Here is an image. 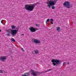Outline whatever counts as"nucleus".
Returning <instances> with one entry per match:
<instances>
[{
  "mask_svg": "<svg viewBox=\"0 0 76 76\" xmlns=\"http://www.w3.org/2000/svg\"><path fill=\"white\" fill-rule=\"evenodd\" d=\"M36 6V5L35 4H34L31 6H29L28 4L26 5H25V9L26 10H28L31 12V11H32L34 10Z\"/></svg>",
  "mask_w": 76,
  "mask_h": 76,
  "instance_id": "nucleus-1",
  "label": "nucleus"
},
{
  "mask_svg": "<svg viewBox=\"0 0 76 76\" xmlns=\"http://www.w3.org/2000/svg\"><path fill=\"white\" fill-rule=\"evenodd\" d=\"M63 5L64 7H66L67 9H70L72 7L71 5L69 4V2L67 1L65 2L63 4Z\"/></svg>",
  "mask_w": 76,
  "mask_h": 76,
  "instance_id": "nucleus-3",
  "label": "nucleus"
},
{
  "mask_svg": "<svg viewBox=\"0 0 76 76\" xmlns=\"http://www.w3.org/2000/svg\"><path fill=\"white\" fill-rule=\"evenodd\" d=\"M6 60V58L4 57H0V60L2 61H4Z\"/></svg>",
  "mask_w": 76,
  "mask_h": 76,
  "instance_id": "nucleus-9",
  "label": "nucleus"
},
{
  "mask_svg": "<svg viewBox=\"0 0 76 76\" xmlns=\"http://www.w3.org/2000/svg\"><path fill=\"white\" fill-rule=\"evenodd\" d=\"M52 62L53 63V64L54 66H56V64H61L60 60L57 59H53L52 61Z\"/></svg>",
  "mask_w": 76,
  "mask_h": 76,
  "instance_id": "nucleus-4",
  "label": "nucleus"
},
{
  "mask_svg": "<svg viewBox=\"0 0 76 76\" xmlns=\"http://www.w3.org/2000/svg\"><path fill=\"white\" fill-rule=\"evenodd\" d=\"M3 20H1V23H2V24H3Z\"/></svg>",
  "mask_w": 76,
  "mask_h": 76,
  "instance_id": "nucleus-24",
  "label": "nucleus"
},
{
  "mask_svg": "<svg viewBox=\"0 0 76 76\" xmlns=\"http://www.w3.org/2000/svg\"><path fill=\"white\" fill-rule=\"evenodd\" d=\"M11 41H12L13 42H16V40H15V39H13V38H11Z\"/></svg>",
  "mask_w": 76,
  "mask_h": 76,
  "instance_id": "nucleus-15",
  "label": "nucleus"
},
{
  "mask_svg": "<svg viewBox=\"0 0 76 76\" xmlns=\"http://www.w3.org/2000/svg\"><path fill=\"white\" fill-rule=\"evenodd\" d=\"M66 64V63L65 62H64L63 64V66L65 65V64Z\"/></svg>",
  "mask_w": 76,
  "mask_h": 76,
  "instance_id": "nucleus-22",
  "label": "nucleus"
},
{
  "mask_svg": "<svg viewBox=\"0 0 76 76\" xmlns=\"http://www.w3.org/2000/svg\"><path fill=\"white\" fill-rule=\"evenodd\" d=\"M13 57H11L12 59L11 61H13Z\"/></svg>",
  "mask_w": 76,
  "mask_h": 76,
  "instance_id": "nucleus-18",
  "label": "nucleus"
},
{
  "mask_svg": "<svg viewBox=\"0 0 76 76\" xmlns=\"http://www.w3.org/2000/svg\"><path fill=\"white\" fill-rule=\"evenodd\" d=\"M30 72H31V75L33 76H37L38 74H39L40 72H35L34 70H31L30 71Z\"/></svg>",
  "mask_w": 76,
  "mask_h": 76,
  "instance_id": "nucleus-6",
  "label": "nucleus"
},
{
  "mask_svg": "<svg viewBox=\"0 0 76 76\" xmlns=\"http://www.w3.org/2000/svg\"><path fill=\"white\" fill-rule=\"evenodd\" d=\"M32 41L34 43H36V44H39L41 42L40 41L37 39H32Z\"/></svg>",
  "mask_w": 76,
  "mask_h": 76,
  "instance_id": "nucleus-8",
  "label": "nucleus"
},
{
  "mask_svg": "<svg viewBox=\"0 0 76 76\" xmlns=\"http://www.w3.org/2000/svg\"><path fill=\"white\" fill-rule=\"evenodd\" d=\"M7 36H10V34H7Z\"/></svg>",
  "mask_w": 76,
  "mask_h": 76,
  "instance_id": "nucleus-23",
  "label": "nucleus"
},
{
  "mask_svg": "<svg viewBox=\"0 0 76 76\" xmlns=\"http://www.w3.org/2000/svg\"><path fill=\"white\" fill-rule=\"evenodd\" d=\"M20 35H24V34H20Z\"/></svg>",
  "mask_w": 76,
  "mask_h": 76,
  "instance_id": "nucleus-27",
  "label": "nucleus"
},
{
  "mask_svg": "<svg viewBox=\"0 0 76 76\" xmlns=\"http://www.w3.org/2000/svg\"><path fill=\"white\" fill-rule=\"evenodd\" d=\"M55 8V7L54 6H53L52 7V9H54Z\"/></svg>",
  "mask_w": 76,
  "mask_h": 76,
  "instance_id": "nucleus-19",
  "label": "nucleus"
},
{
  "mask_svg": "<svg viewBox=\"0 0 76 76\" xmlns=\"http://www.w3.org/2000/svg\"><path fill=\"white\" fill-rule=\"evenodd\" d=\"M60 27H58L57 28V30L58 31V32H60Z\"/></svg>",
  "mask_w": 76,
  "mask_h": 76,
  "instance_id": "nucleus-14",
  "label": "nucleus"
},
{
  "mask_svg": "<svg viewBox=\"0 0 76 76\" xmlns=\"http://www.w3.org/2000/svg\"><path fill=\"white\" fill-rule=\"evenodd\" d=\"M21 50L23 51H24V50H23V48H21Z\"/></svg>",
  "mask_w": 76,
  "mask_h": 76,
  "instance_id": "nucleus-25",
  "label": "nucleus"
},
{
  "mask_svg": "<svg viewBox=\"0 0 76 76\" xmlns=\"http://www.w3.org/2000/svg\"><path fill=\"white\" fill-rule=\"evenodd\" d=\"M51 24H53V22H51Z\"/></svg>",
  "mask_w": 76,
  "mask_h": 76,
  "instance_id": "nucleus-26",
  "label": "nucleus"
},
{
  "mask_svg": "<svg viewBox=\"0 0 76 76\" xmlns=\"http://www.w3.org/2000/svg\"><path fill=\"white\" fill-rule=\"evenodd\" d=\"M49 21H50V19H48L46 21V24H47V23H48V22Z\"/></svg>",
  "mask_w": 76,
  "mask_h": 76,
  "instance_id": "nucleus-16",
  "label": "nucleus"
},
{
  "mask_svg": "<svg viewBox=\"0 0 76 76\" xmlns=\"http://www.w3.org/2000/svg\"><path fill=\"white\" fill-rule=\"evenodd\" d=\"M50 20H51V21H52V22H53V21H54V20H53V19H51Z\"/></svg>",
  "mask_w": 76,
  "mask_h": 76,
  "instance_id": "nucleus-21",
  "label": "nucleus"
},
{
  "mask_svg": "<svg viewBox=\"0 0 76 76\" xmlns=\"http://www.w3.org/2000/svg\"><path fill=\"white\" fill-rule=\"evenodd\" d=\"M7 33H9H9H10V29H8L7 30Z\"/></svg>",
  "mask_w": 76,
  "mask_h": 76,
  "instance_id": "nucleus-17",
  "label": "nucleus"
},
{
  "mask_svg": "<svg viewBox=\"0 0 76 76\" xmlns=\"http://www.w3.org/2000/svg\"><path fill=\"white\" fill-rule=\"evenodd\" d=\"M18 31V30H12L11 31V36L13 37L16 36V35L17 34Z\"/></svg>",
  "mask_w": 76,
  "mask_h": 76,
  "instance_id": "nucleus-5",
  "label": "nucleus"
},
{
  "mask_svg": "<svg viewBox=\"0 0 76 76\" xmlns=\"http://www.w3.org/2000/svg\"><path fill=\"white\" fill-rule=\"evenodd\" d=\"M1 29H0V32H1Z\"/></svg>",
  "mask_w": 76,
  "mask_h": 76,
  "instance_id": "nucleus-28",
  "label": "nucleus"
},
{
  "mask_svg": "<svg viewBox=\"0 0 76 76\" xmlns=\"http://www.w3.org/2000/svg\"><path fill=\"white\" fill-rule=\"evenodd\" d=\"M34 53L36 54H38L39 53V51L38 50H34Z\"/></svg>",
  "mask_w": 76,
  "mask_h": 76,
  "instance_id": "nucleus-11",
  "label": "nucleus"
},
{
  "mask_svg": "<svg viewBox=\"0 0 76 76\" xmlns=\"http://www.w3.org/2000/svg\"><path fill=\"white\" fill-rule=\"evenodd\" d=\"M51 69H49V70H48L47 71H46V72H49L50 71H51Z\"/></svg>",
  "mask_w": 76,
  "mask_h": 76,
  "instance_id": "nucleus-20",
  "label": "nucleus"
},
{
  "mask_svg": "<svg viewBox=\"0 0 76 76\" xmlns=\"http://www.w3.org/2000/svg\"><path fill=\"white\" fill-rule=\"evenodd\" d=\"M57 0L50 1L49 3H47V4H49V5H48L47 6L49 7V8H51V6H54L56 4V3H57Z\"/></svg>",
  "mask_w": 76,
  "mask_h": 76,
  "instance_id": "nucleus-2",
  "label": "nucleus"
},
{
  "mask_svg": "<svg viewBox=\"0 0 76 76\" xmlns=\"http://www.w3.org/2000/svg\"><path fill=\"white\" fill-rule=\"evenodd\" d=\"M68 64H69V63H68Z\"/></svg>",
  "mask_w": 76,
  "mask_h": 76,
  "instance_id": "nucleus-29",
  "label": "nucleus"
},
{
  "mask_svg": "<svg viewBox=\"0 0 76 76\" xmlns=\"http://www.w3.org/2000/svg\"><path fill=\"white\" fill-rule=\"evenodd\" d=\"M11 27L12 29H15L16 28V26L15 25L12 26Z\"/></svg>",
  "mask_w": 76,
  "mask_h": 76,
  "instance_id": "nucleus-13",
  "label": "nucleus"
},
{
  "mask_svg": "<svg viewBox=\"0 0 76 76\" xmlns=\"http://www.w3.org/2000/svg\"><path fill=\"white\" fill-rule=\"evenodd\" d=\"M29 73H26V75H22V76H29Z\"/></svg>",
  "mask_w": 76,
  "mask_h": 76,
  "instance_id": "nucleus-12",
  "label": "nucleus"
},
{
  "mask_svg": "<svg viewBox=\"0 0 76 76\" xmlns=\"http://www.w3.org/2000/svg\"><path fill=\"white\" fill-rule=\"evenodd\" d=\"M0 73H6V71L0 70Z\"/></svg>",
  "mask_w": 76,
  "mask_h": 76,
  "instance_id": "nucleus-10",
  "label": "nucleus"
},
{
  "mask_svg": "<svg viewBox=\"0 0 76 76\" xmlns=\"http://www.w3.org/2000/svg\"><path fill=\"white\" fill-rule=\"evenodd\" d=\"M38 29L37 28H34L33 27H31L30 28H29V30L31 32H35L36 31H37Z\"/></svg>",
  "mask_w": 76,
  "mask_h": 76,
  "instance_id": "nucleus-7",
  "label": "nucleus"
}]
</instances>
